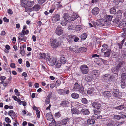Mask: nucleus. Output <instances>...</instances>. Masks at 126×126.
Instances as JSON below:
<instances>
[{
	"instance_id": "obj_1",
	"label": "nucleus",
	"mask_w": 126,
	"mask_h": 126,
	"mask_svg": "<svg viewBox=\"0 0 126 126\" xmlns=\"http://www.w3.org/2000/svg\"><path fill=\"white\" fill-rule=\"evenodd\" d=\"M50 57L49 55H47V57H46L47 60L50 65L51 66L54 65L56 62V59L54 57H52L50 58Z\"/></svg>"
},
{
	"instance_id": "obj_2",
	"label": "nucleus",
	"mask_w": 126,
	"mask_h": 126,
	"mask_svg": "<svg viewBox=\"0 0 126 126\" xmlns=\"http://www.w3.org/2000/svg\"><path fill=\"white\" fill-rule=\"evenodd\" d=\"M56 39H52L50 41V43L51 44V46L53 48H56L60 46L61 44V43L60 42H58L56 43Z\"/></svg>"
},
{
	"instance_id": "obj_3",
	"label": "nucleus",
	"mask_w": 126,
	"mask_h": 126,
	"mask_svg": "<svg viewBox=\"0 0 126 126\" xmlns=\"http://www.w3.org/2000/svg\"><path fill=\"white\" fill-rule=\"evenodd\" d=\"M112 94L114 97L120 98L122 97V93L119 92V90L117 89H113L112 90Z\"/></svg>"
},
{
	"instance_id": "obj_4",
	"label": "nucleus",
	"mask_w": 126,
	"mask_h": 126,
	"mask_svg": "<svg viewBox=\"0 0 126 126\" xmlns=\"http://www.w3.org/2000/svg\"><path fill=\"white\" fill-rule=\"evenodd\" d=\"M80 69L81 72L83 74H87L89 71V68L85 64H83L81 65Z\"/></svg>"
},
{
	"instance_id": "obj_5",
	"label": "nucleus",
	"mask_w": 126,
	"mask_h": 126,
	"mask_svg": "<svg viewBox=\"0 0 126 126\" xmlns=\"http://www.w3.org/2000/svg\"><path fill=\"white\" fill-rule=\"evenodd\" d=\"M113 16H111L105 15L104 16V19L107 23V25L108 26L110 24V21L112 20Z\"/></svg>"
},
{
	"instance_id": "obj_6",
	"label": "nucleus",
	"mask_w": 126,
	"mask_h": 126,
	"mask_svg": "<svg viewBox=\"0 0 126 126\" xmlns=\"http://www.w3.org/2000/svg\"><path fill=\"white\" fill-rule=\"evenodd\" d=\"M92 105L93 107L97 110L100 109L102 106L100 103L97 101L93 102L92 103Z\"/></svg>"
},
{
	"instance_id": "obj_7",
	"label": "nucleus",
	"mask_w": 126,
	"mask_h": 126,
	"mask_svg": "<svg viewBox=\"0 0 126 126\" xmlns=\"http://www.w3.org/2000/svg\"><path fill=\"white\" fill-rule=\"evenodd\" d=\"M106 22L104 19L103 18H101L100 19H98L97 24L98 25V26H108L107 23H106Z\"/></svg>"
},
{
	"instance_id": "obj_8",
	"label": "nucleus",
	"mask_w": 126,
	"mask_h": 126,
	"mask_svg": "<svg viewBox=\"0 0 126 126\" xmlns=\"http://www.w3.org/2000/svg\"><path fill=\"white\" fill-rule=\"evenodd\" d=\"M122 20L118 18H115L113 21V23L117 27H120L121 26V21Z\"/></svg>"
},
{
	"instance_id": "obj_9",
	"label": "nucleus",
	"mask_w": 126,
	"mask_h": 126,
	"mask_svg": "<svg viewBox=\"0 0 126 126\" xmlns=\"http://www.w3.org/2000/svg\"><path fill=\"white\" fill-rule=\"evenodd\" d=\"M102 95L105 98H109L111 97L112 95L110 91H105L103 93Z\"/></svg>"
},
{
	"instance_id": "obj_10",
	"label": "nucleus",
	"mask_w": 126,
	"mask_h": 126,
	"mask_svg": "<svg viewBox=\"0 0 126 126\" xmlns=\"http://www.w3.org/2000/svg\"><path fill=\"white\" fill-rule=\"evenodd\" d=\"M63 32V31L61 27H57L56 28V33L58 35H60Z\"/></svg>"
},
{
	"instance_id": "obj_11",
	"label": "nucleus",
	"mask_w": 126,
	"mask_h": 126,
	"mask_svg": "<svg viewBox=\"0 0 126 126\" xmlns=\"http://www.w3.org/2000/svg\"><path fill=\"white\" fill-rule=\"evenodd\" d=\"M60 18V16L58 14H55L52 17V19L53 22H56L59 20Z\"/></svg>"
},
{
	"instance_id": "obj_12",
	"label": "nucleus",
	"mask_w": 126,
	"mask_h": 126,
	"mask_svg": "<svg viewBox=\"0 0 126 126\" xmlns=\"http://www.w3.org/2000/svg\"><path fill=\"white\" fill-rule=\"evenodd\" d=\"M111 49L102 51V53H104L103 56L105 57H109L110 56Z\"/></svg>"
},
{
	"instance_id": "obj_13",
	"label": "nucleus",
	"mask_w": 126,
	"mask_h": 126,
	"mask_svg": "<svg viewBox=\"0 0 126 126\" xmlns=\"http://www.w3.org/2000/svg\"><path fill=\"white\" fill-rule=\"evenodd\" d=\"M106 121L108 122L105 125V126H115L114 122L111 119H106Z\"/></svg>"
},
{
	"instance_id": "obj_14",
	"label": "nucleus",
	"mask_w": 126,
	"mask_h": 126,
	"mask_svg": "<svg viewBox=\"0 0 126 126\" xmlns=\"http://www.w3.org/2000/svg\"><path fill=\"white\" fill-rule=\"evenodd\" d=\"M85 79L87 81L91 82L93 79V76L89 75H86L85 76Z\"/></svg>"
},
{
	"instance_id": "obj_15",
	"label": "nucleus",
	"mask_w": 126,
	"mask_h": 126,
	"mask_svg": "<svg viewBox=\"0 0 126 126\" xmlns=\"http://www.w3.org/2000/svg\"><path fill=\"white\" fill-rule=\"evenodd\" d=\"M99 9L97 7H95L92 9V13L93 15H96L99 13Z\"/></svg>"
},
{
	"instance_id": "obj_16",
	"label": "nucleus",
	"mask_w": 126,
	"mask_h": 126,
	"mask_svg": "<svg viewBox=\"0 0 126 126\" xmlns=\"http://www.w3.org/2000/svg\"><path fill=\"white\" fill-rule=\"evenodd\" d=\"M125 63L124 61H120L117 65V66L120 70L121 68L125 66Z\"/></svg>"
},
{
	"instance_id": "obj_17",
	"label": "nucleus",
	"mask_w": 126,
	"mask_h": 126,
	"mask_svg": "<svg viewBox=\"0 0 126 126\" xmlns=\"http://www.w3.org/2000/svg\"><path fill=\"white\" fill-rule=\"evenodd\" d=\"M102 47L103 48L101 49V52L111 49V48L109 47L107 44H104L102 46Z\"/></svg>"
},
{
	"instance_id": "obj_18",
	"label": "nucleus",
	"mask_w": 126,
	"mask_h": 126,
	"mask_svg": "<svg viewBox=\"0 0 126 126\" xmlns=\"http://www.w3.org/2000/svg\"><path fill=\"white\" fill-rule=\"evenodd\" d=\"M81 113L83 115H88L90 113L89 110L85 109H82L80 110Z\"/></svg>"
},
{
	"instance_id": "obj_19",
	"label": "nucleus",
	"mask_w": 126,
	"mask_h": 126,
	"mask_svg": "<svg viewBox=\"0 0 126 126\" xmlns=\"http://www.w3.org/2000/svg\"><path fill=\"white\" fill-rule=\"evenodd\" d=\"M69 118L66 117V118L62 120L61 121L60 123L62 125H65L67 124V122L69 121Z\"/></svg>"
},
{
	"instance_id": "obj_20",
	"label": "nucleus",
	"mask_w": 126,
	"mask_h": 126,
	"mask_svg": "<svg viewBox=\"0 0 126 126\" xmlns=\"http://www.w3.org/2000/svg\"><path fill=\"white\" fill-rule=\"evenodd\" d=\"M67 59L64 56H62L60 58V62L64 64L67 61Z\"/></svg>"
},
{
	"instance_id": "obj_21",
	"label": "nucleus",
	"mask_w": 126,
	"mask_h": 126,
	"mask_svg": "<svg viewBox=\"0 0 126 126\" xmlns=\"http://www.w3.org/2000/svg\"><path fill=\"white\" fill-rule=\"evenodd\" d=\"M119 69L116 66L112 67V71L114 74H117L118 72Z\"/></svg>"
},
{
	"instance_id": "obj_22",
	"label": "nucleus",
	"mask_w": 126,
	"mask_h": 126,
	"mask_svg": "<svg viewBox=\"0 0 126 126\" xmlns=\"http://www.w3.org/2000/svg\"><path fill=\"white\" fill-rule=\"evenodd\" d=\"M46 115L47 120L50 121L51 119H53V116L51 112L47 113Z\"/></svg>"
},
{
	"instance_id": "obj_23",
	"label": "nucleus",
	"mask_w": 126,
	"mask_h": 126,
	"mask_svg": "<svg viewBox=\"0 0 126 126\" xmlns=\"http://www.w3.org/2000/svg\"><path fill=\"white\" fill-rule=\"evenodd\" d=\"M122 13L123 11L121 10L118 11L117 13V18L121 19L122 17Z\"/></svg>"
},
{
	"instance_id": "obj_24",
	"label": "nucleus",
	"mask_w": 126,
	"mask_h": 126,
	"mask_svg": "<svg viewBox=\"0 0 126 126\" xmlns=\"http://www.w3.org/2000/svg\"><path fill=\"white\" fill-rule=\"evenodd\" d=\"M41 8V6L39 4H36L32 8L33 11L34 10L37 11L39 10Z\"/></svg>"
},
{
	"instance_id": "obj_25",
	"label": "nucleus",
	"mask_w": 126,
	"mask_h": 126,
	"mask_svg": "<svg viewBox=\"0 0 126 126\" xmlns=\"http://www.w3.org/2000/svg\"><path fill=\"white\" fill-rule=\"evenodd\" d=\"M78 17V16L77 14L73 13L70 17L71 20L72 21H74Z\"/></svg>"
},
{
	"instance_id": "obj_26",
	"label": "nucleus",
	"mask_w": 126,
	"mask_h": 126,
	"mask_svg": "<svg viewBox=\"0 0 126 126\" xmlns=\"http://www.w3.org/2000/svg\"><path fill=\"white\" fill-rule=\"evenodd\" d=\"M20 36L18 37V38L19 41H23L25 42L27 39V37L25 36H23L22 35H20V34H19Z\"/></svg>"
},
{
	"instance_id": "obj_27",
	"label": "nucleus",
	"mask_w": 126,
	"mask_h": 126,
	"mask_svg": "<svg viewBox=\"0 0 126 126\" xmlns=\"http://www.w3.org/2000/svg\"><path fill=\"white\" fill-rule=\"evenodd\" d=\"M109 75V74H107L103 76L101 78L102 80L103 81H107Z\"/></svg>"
},
{
	"instance_id": "obj_28",
	"label": "nucleus",
	"mask_w": 126,
	"mask_h": 126,
	"mask_svg": "<svg viewBox=\"0 0 126 126\" xmlns=\"http://www.w3.org/2000/svg\"><path fill=\"white\" fill-rule=\"evenodd\" d=\"M88 124L89 125L93 124L95 122L93 118H89L87 120Z\"/></svg>"
},
{
	"instance_id": "obj_29",
	"label": "nucleus",
	"mask_w": 126,
	"mask_h": 126,
	"mask_svg": "<svg viewBox=\"0 0 126 126\" xmlns=\"http://www.w3.org/2000/svg\"><path fill=\"white\" fill-rule=\"evenodd\" d=\"M71 112L73 114H80V112L78 110L75 108H74L71 109Z\"/></svg>"
},
{
	"instance_id": "obj_30",
	"label": "nucleus",
	"mask_w": 126,
	"mask_h": 126,
	"mask_svg": "<svg viewBox=\"0 0 126 126\" xmlns=\"http://www.w3.org/2000/svg\"><path fill=\"white\" fill-rule=\"evenodd\" d=\"M70 16L68 13H65L64 14L63 18L64 20L68 21L70 19Z\"/></svg>"
},
{
	"instance_id": "obj_31",
	"label": "nucleus",
	"mask_w": 126,
	"mask_h": 126,
	"mask_svg": "<svg viewBox=\"0 0 126 126\" xmlns=\"http://www.w3.org/2000/svg\"><path fill=\"white\" fill-rule=\"evenodd\" d=\"M34 2L31 1H28L26 3L27 6L29 7H31L34 4Z\"/></svg>"
},
{
	"instance_id": "obj_32",
	"label": "nucleus",
	"mask_w": 126,
	"mask_h": 126,
	"mask_svg": "<svg viewBox=\"0 0 126 126\" xmlns=\"http://www.w3.org/2000/svg\"><path fill=\"white\" fill-rule=\"evenodd\" d=\"M68 104V101H62L60 105L63 107H67Z\"/></svg>"
},
{
	"instance_id": "obj_33",
	"label": "nucleus",
	"mask_w": 126,
	"mask_h": 126,
	"mask_svg": "<svg viewBox=\"0 0 126 126\" xmlns=\"http://www.w3.org/2000/svg\"><path fill=\"white\" fill-rule=\"evenodd\" d=\"M29 31L28 30H27L26 31L23 30L20 33H19V34H20L21 35H24L25 34H27L29 33Z\"/></svg>"
},
{
	"instance_id": "obj_34",
	"label": "nucleus",
	"mask_w": 126,
	"mask_h": 126,
	"mask_svg": "<svg viewBox=\"0 0 126 126\" xmlns=\"http://www.w3.org/2000/svg\"><path fill=\"white\" fill-rule=\"evenodd\" d=\"M71 96L72 98L76 99L79 97V94L76 93H74L72 94Z\"/></svg>"
},
{
	"instance_id": "obj_35",
	"label": "nucleus",
	"mask_w": 126,
	"mask_h": 126,
	"mask_svg": "<svg viewBox=\"0 0 126 126\" xmlns=\"http://www.w3.org/2000/svg\"><path fill=\"white\" fill-rule=\"evenodd\" d=\"M24 47L23 46H20V53L22 56L24 55L25 53V52L24 50Z\"/></svg>"
},
{
	"instance_id": "obj_36",
	"label": "nucleus",
	"mask_w": 126,
	"mask_h": 126,
	"mask_svg": "<svg viewBox=\"0 0 126 126\" xmlns=\"http://www.w3.org/2000/svg\"><path fill=\"white\" fill-rule=\"evenodd\" d=\"M8 114L9 115L11 116L12 115L14 116L15 117H16L15 113L14 112L13 110H11L9 111L8 112Z\"/></svg>"
},
{
	"instance_id": "obj_37",
	"label": "nucleus",
	"mask_w": 126,
	"mask_h": 126,
	"mask_svg": "<svg viewBox=\"0 0 126 126\" xmlns=\"http://www.w3.org/2000/svg\"><path fill=\"white\" fill-rule=\"evenodd\" d=\"M123 27L124 29L126 28V22L123 20L122 21L121 24V28Z\"/></svg>"
},
{
	"instance_id": "obj_38",
	"label": "nucleus",
	"mask_w": 126,
	"mask_h": 126,
	"mask_svg": "<svg viewBox=\"0 0 126 126\" xmlns=\"http://www.w3.org/2000/svg\"><path fill=\"white\" fill-rule=\"evenodd\" d=\"M126 39L124 38L121 42L120 43L118 44V45L119 47V48L120 49H121L122 48L123 45L124 43L125 40Z\"/></svg>"
},
{
	"instance_id": "obj_39",
	"label": "nucleus",
	"mask_w": 126,
	"mask_h": 126,
	"mask_svg": "<svg viewBox=\"0 0 126 126\" xmlns=\"http://www.w3.org/2000/svg\"><path fill=\"white\" fill-rule=\"evenodd\" d=\"M94 90V89L93 88H92L89 89L87 91V93L88 94H91L93 93Z\"/></svg>"
},
{
	"instance_id": "obj_40",
	"label": "nucleus",
	"mask_w": 126,
	"mask_h": 126,
	"mask_svg": "<svg viewBox=\"0 0 126 126\" xmlns=\"http://www.w3.org/2000/svg\"><path fill=\"white\" fill-rule=\"evenodd\" d=\"M124 108V106L123 105H121L115 107V109L118 110H121Z\"/></svg>"
},
{
	"instance_id": "obj_41",
	"label": "nucleus",
	"mask_w": 126,
	"mask_h": 126,
	"mask_svg": "<svg viewBox=\"0 0 126 126\" xmlns=\"http://www.w3.org/2000/svg\"><path fill=\"white\" fill-rule=\"evenodd\" d=\"M110 12L111 14H113L116 13V10L115 8L113 7L110 9Z\"/></svg>"
},
{
	"instance_id": "obj_42",
	"label": "nucleus",
	"mask_w": 126,
	"mask_h": 126,
	"mask_svg": "<svg viewBox=\"0 0 126 126\" xmlns=\"http://www.w3.org/2000/svg\"><path fill=\"white\" fill-rule=\"evenodd\" d=\"M86 50L85 48L84 47H81L78 50V52H83L84 51L85 52Z\"/></svg>"
},
{
	"instance_id": "obj_43",
	"label": "nucleus",
	"mask_w": 126,
	"mask_h": 126,
	"mask_svg": "<svg viewBox=\"0 0 126 126\" xmlns=\"http://www.w3.org/2000/svg\"><path fill=\"white\" fill-rule=\"evenodd\" d=\"M49 126H56V123L55 120L53 119L52 120V122L49 124Z\"/></svg>"
},
{
	"instance_id": "obj_44",
	"label": "nucleus",
	"mask_w": 126,
	"mask_h": 126,
	"mask_svg": "<svg viewBox=\"0 0 126 126\" xmlns=\"http://www.w3.org/2000/svg\"><path fill=\"white\" fill-rule=\"evenodd\" d=\"M75 86L74 87V88H73V89H74V90H77L79 89V84L77 82L75 84Z\"/></svg>"
},
{
	"instance_id": "obj_45",
	"label": "nucleus",
	"mask_w": 126,
	"mask_h": 126,
	"mask_svg": "<svg viewBox=\"0 0 126 126\" xmlns=\"http://www.w3.org/2000/svg\"><path fill=\"white\" fill-rule=\"evenodd\" d=\"M40 58L42 59H44L46 57H47V56H46L45 53H40Z\"/></svg>"
},
{
	"instance_id": "obj_46",
	"label": "nucleus",
	"mask_w": 126,
	"mask_h": 126,
	"mask_svg": "<svg viewBox=\"0 0 126 126\" xmlns=\"http://www.w3.org/2000/svg\"><path fill=\"white\" fill-rule=\"evenodd\" d=\"M87 37V36L86 33H83L81 35V38L82 40H83L86 38Z\"/></svg>"
},
{
	"instance_id": "obj_47",
	"label": "nucleus",
	"mask_w": 126,
	"mask_h": 126,
	"mask_svg": "<svg viewBox=\"0 0 126 126\" xmlns=\"http://www.w3.org/2000/svg\"><path fill=\"white\" fill-rule=\"evenodd\" d=\"M101 110L100 109L96 110H94V114H98L100 113L101 112Z\"/></svg>"
},
{
	"instance_id": "obj_48",
	"label": "nucleus",
	"mask_w": 126,
	"mask_h": 126,
	"mask_svg": "<svg viewBox=\"0 0 126 126\" xmlns=\"http://www.w3.org/2000/svg\"><path fill=\"white\" fill-rule=\"evenodd\" d=\"M68 21L65 20L62 21L61 23V24L63 26H65L67 22Z\"/></svg>"
},
{
	"instance_id": "obj_49",
	"label": "nucleus",
	"mask_w": 126,
	"mask_h": 126,
	"mask_svg": "<svg viewBox=\"0 0 126 126\" xmlns=\"http://www.w3.org/2000/svg\"><path fill=\"white\" fill-rule=\"evenodd\" d=\"M121 77L123 80H126V74L125 73L122 74L121 75Z\"/></svg>"
},
{
	"instance_id": "obj_50",
	"label": "nucleus",
	"mask_w": 126,
	"mask_h": 126,
	"mask_svg": "<svg viewBox=\"0 0 126 126\" xmlns=\"http://www.w3.org/2000/svg\"><path fill=\"white\" fill-rule=\"evenodd\" d=\"M59 61H58V62L55 65V66L57 68H60L61 65L62 63H60Z\"/></svg>"
},
{
	"instance_id": "obj_51",
	"label": "nucleus",
	"mask_w": 126,
	"mask_h": 126,
	"mask_svg": "<svg viewBox=\"0 0 126 126\" xmlns=\"http://www.w3.org/2000/svg\"><path fill=\"white\" fill-rule=\"evenodd\" d=\"M25 10L26 12H31L33 11L32 8H29L28 7H25Z\"/></svg>"
},
{
	"instance_id": "obj_52",
	"label": "nucleus",
	"mask_w": 126,
	"mask_h": 126,
	"mask_svg": "<svg viewBox=\"0 0 126 126\" xmlns=\"http://www.w3.org/2000/svg\"><path fill=\"white\" fill-rule=\"evenodd\" d=\"M82 103L83 104H86L88 103V101L85 98H82L81 100Z\"/></svg>"
},
{
	"instance_id": "obj_53",
	"label": "nucleus",
	"mask_w": 126,
	"mask_h": 126,
	"mask_svg": "<svg viewBox=\"0 0 126 126\" xmlns=\"http://www.w3.org/2000/svg\"><path fill=\"white\" fill-rule=\"evenodd\" d=\"M55 117L57 118H58L61 116V115L60 114L59 112H58L55 113Z\"/></svg>"
},
{
	"instance_id": "obj_54",
	"label": "nucleus",
	"mask_w": 126,
	"mask_h": 126,
	"mask_svg": "<svg viewBox=\"0 0 126 126\" xmlns=\"http://www.w3.org/2000/svg\"><path fill=\"white\" fill-rule=\"evenodd\" d=\"M115 4L118 5L119 2L123 3L124 2V0H114Z\"/></svg>"
},
{
	"instance_id": "obj_55",
	"label": "nucleus",
	"mask_w": 126,
	"mask_h": 126,
	"mask_svg": "<svg viewBox=\"0 0 126 126\" xmlns=\"http://www.w3.org/2000/svg\"><path fill=\"white\" fill-rule=\"evenodd\" d=\"M98 115L97 114H94V115L92 116V118H93L94 119H98Z\"/></svg>"
},
{
	"instance_id": "obj_56",
	"label": "nucleus",
	"mask_w": 126,
	"mask_h": 126,
	"mask_svg": "<svg viewBox=\"0 0 126 126\" xmlns=\"http://www.w3.org/2000/svg\"><path fill=\"white\" fill-rule=\"evenodd\" d=\"M23 2H22L21 3V6L23 7H24L25 8V7H26V1H23Z\"/></svg>"
},
{
	"instance_id": "obj_57",
	"label": "nucleus",
	"mask_w": 126,
	"mask_h": 126,
	"mask_svg": "<svg viewBox=\"0 0 126 126\" xmlns=\"http://www.w3.org/2000/svg\"><path fill=\"white\" fill-rule=\"evenodd\" d=\"M93 72L94 73V75H98L100 73L99 71L98 70H94Z\"/></svg>"
},
{
	"instance_id": "obj_58",
	"label": "nucleus",
	"mask_w": 126,
	"mask_h": 126,
	"mask_svg": "<svg viewBox=\"0 0 126 126\" xmlns=\"http://www.w3.org/2000/svg\"><path fill=\"white\" fill-rule=\"evenodd\" d=\"M74 36L73 35H69L67 37V39L68 40H69L70 41L71 39H74Z\"/></svg>"
},
{
	"instance_id": "obj_59",
	"label": "nucleus",
	"mask_w": 126,
	"mask_h": 126,
	"mask_svg": "<svg viewBox=\"0 0 126 126\" xmlns=\"http://www.w3.org/2000/svg\"><path fill=\"white\" fill-rule=\"evenodd\" d=\"M81 29V27L79 25H77L76 27V29L78 31H80Z\"/></svg>"
},
{
	"instance_id": "obj_60",
	"label": "nucleus",
	"mask_w": 126,
	"mask_h": 126,
	"mask_svg": "<svg viewBox=\"0 0 126 126\" xmlns=\"http://www.w3.org/2000/svg\"><path fill=\"white\" fill-rule=\"evenodd\" d=\"M121 116L117 115H115L114 116V118L115 119L119 120L121 118Z\"/></svg>"
},
{
	"instance_id": "obj_61",
	"label": "nucleus",
	"mask_w": 126,
	"mask_h": 126,
	"mask_svg": "<svg viewBox=\"0 0 126 126\" xmlns=\"http://www.w3.org/2000/svg\"><path fill=\"white\" fill-rule=\"evenodd\" d=\"M121 86L123 88H125L126 86V84L125 82L122 81L121 83Z\"/></svg>"
},
{
	"instance_id": "obj_62",
	"label": "nucleus",
	"mask_w": 126,
	"mask_h": 126,
	"mask_svg": "<svg viewBox=\"0 0 126 126\" xmlns=\"http://www.w3.org/2000/svg\"><path fill=\"white\" fill-rule=\"evenodd\" d=\"M5 121L8 123H10L11 122V121L10 119L8 117L5 118Z\"/></svg>"
},
{
	"instance_id": "obj_63",
	"label": "nucleus",
	"mask_w": 126,
	"mask_h": 126,
	"mask_svg": "<svg viewBox=\"0 0 126 126\" xmlns=\"http://www.w3.org/2000/svg\"><path fill=\"white\" fill-rule=\"evenodd\" d=\"M120 70V71L122 72L126 71V68L125 67V66L121 68Z\"/></svg>"
},
{
	"instance_id": "obj_64",
	"label": "nucleus",
	"mask_w": 126,
	"mask_h": 126,
	"mask_svg": "<svg viewBox=\"0 0 126 126\" xmlns=\"http://www.w3.org/2000/svg\"><path fill=\"white\" fill-rule=\"evenodd\" d=\"M40 111L39 110H37L36 111V113L37 115V116L38 118L40 117Z\"/></svg>"
}]
</instances>
